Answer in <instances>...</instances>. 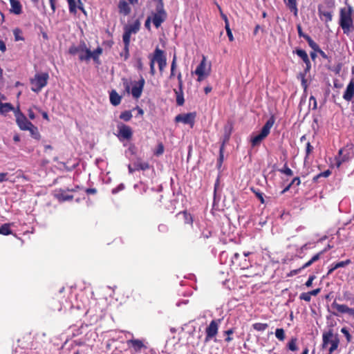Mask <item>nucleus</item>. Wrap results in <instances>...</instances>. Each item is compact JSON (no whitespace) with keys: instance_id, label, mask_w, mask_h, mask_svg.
Masks as SVG:
<instances>
[{"instance_id":"obj_34","label":"nucleus","mask_w":354,"mask_h":354,"mask_svg":"<svg viewBox=\"0 0 354 354\" xmlns=\"http://www.w3.org/2000/svg\"><path fill=\"white\" fill-rule=\"evenodd\" d=\"M13 35L15 37V41H24V39H25L24 37H23L22 30L19 28H16L13 30Z\"/></svg>"},{"instance_id":"obj_10","label":"nucleus","mask_w":354,"mask_h":354,"mask_svg":"<svg viewBox=\"0 0 354 354\" xmlns=\"http://www.w3.org/2000/svg\"><path fill=\"white\" fill-rule=\"evenodd\" d=\"M210 71V66L208 69L206 68V57L203 55L202 60L198 66L196 67L194 73L198 76L197 80L201 82L205 80L209 75Z\"/></svg>"},{"instance_id":"obj_37","label":"nucleus","mask_w":354,"mask_h":354,"mask_svg":"<svg viewBox=\"0 0 354 354\" xmlns=\"http://www.w3.org/2000/svg\"><path fill=\"white\" fill-rule=\"evenodd\" d=\"M330 174H331V171L330 169H327V170L324 171V172H321V173L318 174L317 175L315 176L313 178V181L315 183H317L319 178H322V177L327 178Z\"/></svg>"},{"instance_id":"obj_21","label":"nucleus","mask_w":354,"mask_h":354,"mask_svg":"<svg viewBox=\"0 0 354 354\" xmlns=\"http://www.w3.org/2000/svg\"><path fill=\"white\" fill-rule=\"evenodd\" d=\"M180 216L183 217L185 224L189 225L191 226L193 225V217L191 214L187 212V211H182L176 214V217L177 218Z\"/></svg>"},{"instance_id":"obj_5","label":"nucleus","mask_w":354,"mask_h":354,"mask_svg":"<svg viewBox=\"0 0 354 354\" xmlns=\"http://www.w3.org/2000/svg\"><path fill=\"white\" fill-rule=\"evenodd\" d=\"M353 145L351 147L348 145L345 147L340 149L338 151V156L335 157L336 165L339 167L340 165L346 162H348L353 157Z\"/></svg>"},{"instance_id":"obj_54","label":"nucleus","mask_w":354,"mask_h":354,"mask_svg":"<svg viewBox=\"0 0 354 354\" xmlns=\"http://www.w3.org/2000/svg\"><path fill=\"white\" fill-rule=\"evenodd\" d=\"M158 230L160 233H167L169 231V227L165 223H160L158 226Z\"/></svg>"},{"instance_id":"obj_40","label":"nucleus","mask_w":354,"mask_h":354,"mask_svg":"<svg viewBox=\"0 0 354 354\" xmlns=\"http://www.w3.org/2000/svg\"><path fill=\"white\" fill-rule=\"evenodd\" d=\"M275 336L279 340L283 341L286 337L284 330L283 328H277L275 330Z\"/></svg>"},{"instance_id":"obj_55","label":"nucleus","mask_w":354,"mask_h":354,"mask_svg":"<svg viewBox=\"0 0 354 354\" xmlns=\"http://www.w3.org/2000/svg\"><path fill=\"white\" fill-rule=\"evenodd\" d=\"M313 150V147L310 145L309 142L306 143V157L305 158H308L311 152Z\"/></svg>"},{"instance_id":"obj_44","label":"nucleus","mask_w":354,"mask_h":354,"mask_svg":"<svg viewBox=\"0 0 354 354\" xmlns=\"http://www.w3.org/2000/svg\"><path fill=\"white\" fill-rule=\"evenodd\" d=\"M351 263V261L350 259H346L345 261L335 263H334V265H335V268H336V269H338L340 268H344V267L349 265Z\"/></svg>"},{"instance_id":"obj_63","label":"nucleus","mask_w":354,"mask_h":354,"mask_svg":"<svg viewBox=\"0 0 354 354\" xmlns=\"http://www.w3.org/2000/svg\"><path fill=\"white\" fill-rule=\"evenodd\" d=\"M302 270L301 269V267L298 269H295L290 271V272L288 274V276L292 277L294 275H296L299 274Z\"/></svg>"},{"instance_id":"obj_16","label":"nucleus","mask_w":354,"mask_h":354,"mask_svg":"<svg viewBox=\"0 0 354 354\" xmlns=\"http://www.w3.org/2000/svg\"><path fill=\"white\" fill-rule=\"evenodd\" d=\"M127 344L129 348H132L136 353L140 352L145 346L143 342L138 339H132L127 342Z\"/></svg>"},{"instance_id":"obj_53","label":"nucleus","mask_w":354,"mask_h":354,"mask_svg":"<svg viewBox=\"0 0 354 354\" xmlns=\"http://www.w3.org/2000/svg\"><path fill=\"white\" fill-rule=\"evenodd\" d=\"M225 28L226 30V32H227V35L229 38V40L230 41H232L234 40V37H233V35H232V30L230 28V24L229 23H227V24H225Z\"/></svg>"},{"instance_id":"obj_50","label":"nucleus","mask_w":354,"mask_h":354,"mask_svg":"<svg viewBox=\"0 0 354 354\" xmlns=\"http://www.w3.org/2000/svg\"><path fill=\"white\" fill-rule=\"evenodd\" d=\"M311 295L309 292H302L299 295V299L301 300H304L306 302H310L311 301Z\"/></svg>"},{"instance_id":"obj_18","label":"nucleus","mask_w":354,"mask_h":354,"mask_svg":"<svg viewBox=\"0 0 354 354\" xmlns=\"http://www.w3.org/2000/svg\"><path fill=\"white\" fill-rule=\"evenodd\" d=\"M102 48L100 46L93 52L90 49L87 48L86 49V53H87L86 58H92L95 62L99 63V56L102 53Z\"/></svg>"},{"instance_id":"obj_61","label":"nucleus","mask_w":354,"mask_h":354,"mask_svg":"<svg viewBox=\"0 0 354 354\" xmlns=\"http://www.w3.org/2000/svg\"><path fill=\"white\" fill-rule=\"evenodd\" d=\"M177 79L178 81V88H183V82L181 73L178 74Z\"/></svg>"},{"instance_id":"obj_58","label":"nucleus","mask_w":354,"mask_h":354,"mask_svg":"<svg viewBox=\"0 0 354 354\" xmlns=\"http://www.w3.org/2000/svg\"><path fill=\"white\" fill-rule=\"evenodd\" d=\"M121 57H124V60H127L129 57V46H127L126 48V46H124V53H120Z\"/></svg>"},{"instance_id":"obj_51","label":"nucleus","mask_w":354,"mask_h":354,"mask_svg":"<svg viewBox=\"0 0 354 354\" xmlns=\"http://www.w3.org/2000/svg\"><path fill=\"white\" fill-rule=\"evenodd\" d=\"M341 332L344 335V336L346 337V341L348 342H351V339H352V336L350 334L348 330L347 329L346 327H343L342 329H341Z\"/></svg>"},{"instance_id":"obj_12","label":"nucleus","mask_w":354,"mask_h":354,"mask_svg":"<svg viewBox=\"0 0 354 354\" xmlns=\"http://www.w3.org/2000/svg\"><path fill=\"white\" fill-rule=\"evenodd\" d=\"M295 53L303 60V62L305 63V72L309 73L311 68V63L309 59L308 55L307 53L300 48H297L295 50Z\"/></svg>"},{"instance_id":"obj_29","label":"nucleus","mask_w":354,"mask_h":354,"mask_svg":"<svg viewBox=\"0 0 354 354\" xmlns=\"http://www.w3.org/2000/svg\"><path fill=\"white\" fill-rule=\"evenodd\" d=\"M287 348L291 351L295 352L298 351V346H297V337H292L290 341L288 342Z\"/></svg>"},{"instance_id":"obj_26","label":"nucleus","mask_w":354,"mask_h":354,"mask_svg":"<svg viewBox=\"0 0 354 354\" xmlns=\"http://www.w3.org/2000/svg\"><path fill=\"white\" fill-rule=\"evenodd\" d=\"M287 7L293 12L295 17L298 15V8L297 0H285Z\"/></svg>"},{"instance_id":"obj_7","label":"nucleus","mask_w":354,"mask_h":354,"mask_svg":"<svg viewBox=\"0 0 354 354\" xmlns=\"http://www.w3.org/2000/svg\"><path fill=\"white\" fill-rule=\"evenodd\" d=\"M156 12L153 13L152 22L156 28H158L167 19V12L164 9V5H157Z\"/></svg>"},{"instance_id":"obj_45","label":"nucleus","mask_w":354,"mask_h":354,"mask_svg":"<svg viewBox=\"0 0 354 354\" xmlns=\"http://www.w3.org/2000/svg\"><path fill=\"white\" fill-rule=\"evenodd\" d=\"M67 1L68 3L70 12L75 14L77 12L75 1V0H67Z\"/></svg>"},{"instance_id":"obj_39","label":"nucleus","mask_w":354,"mask_h":354,"mask_svg":"<svg viewBox=\"0 0 354 354\" xmlns=\"http://www.w3.org/2000/svg\"><path fill=\"white\" fill-rule=\"evenodd\" d=\"M131 35V33H129V32H127V30H124V34L122 35V39H123L124 46H126V48H127V46H129Z\"/></svg>"},{"instance_id":"obj_22","label":"nucleus","mask_w":354,"mask_h":354,"mask_svg":"<svg viewBox=\"0 0 354 354\" xmlns=\"http://www.w3.org/2000/svg\"><path fill=\"white\" fill-rule=\"evenodd\" d=\"M86 49H87L86 46L84 42H82V44L77 46L75 45L71 46L68 49V53L72 55H75L78 53H86Z\"/></svg>"},{"instance_id":"obj_11","label":"nucleus","mask_w":354,"mask_h":354,"mask_svg":"<svg viewBox=\"0 0 354 354\" xmlns=\"http://www.w3.org/2000/svg\"><path fill=\"white\" fill-rule=\"evenodd\" d=\"M15 116L16 118V122L19 128L22 131H26L32 123L30 122L26 115L18 108L14 111Z\"/></svg>"},{"instance_id":"obj_56","label":"nucleus","mask_w":354,"mask_h":354,"mask_svg":"<svg viewBox=\"0 0 354 354\" xmlns=\"http://www.w3.org/2000/svg\"><path fill=\"white\" fill-rule=\"evenodd\" d=\"M316 277L314 274L310 275L308 280L305 283V286L307 288H310L313 285V281L315 279Z\"/></svg>"},{"instance_id":"obj_9","label":"nucleus","mask_w":354,"mask_h":354,"mask_svg":"<svg viewBox=\"0 0 354 354\" xmlns=\"http://www.w3.org/2000/svg\"><path fill=\"white\" fill-rule=\"evenodd\" d=\"M118 134L117 136L120 140H129L132 138L133 131L132 129L122 122H119L117 125Z\"/></svg>"},{"instance_id":"obj_52","label":"nucleus","mask_w":354,"mask_h":354,"mask_svg":"<svg viewBox=\"0 0 354 354\" xmlns=\"http://www.w3.org/2000/svg\"><path fill=\"white\" fill-rule=\"evenodd\" d=\"M326 252H327V248H324L323 250L320 251L319 252L317 253L316 254H315L311 259V261H313V263L317 261L321 256L324 254Z\"/></svg>"},{"instance_id":"obj_23","label":"nucleus","mask_w":354,"mask_h":354,"mask_svg":"<svg viewBox=\"0 0 354 354\" xmlns=\"http://www.w3.org/2000/svg\"><path fill=\"white\" fill-rule=\"evenodd\" d=\"M55 196L59 201H62V202L67 201H71L73 198V195H69V194H66V190L62 189H59L57 191V194H55Z\"/></svg>"},{"instance_id":"obj_31","label":"nucleus","mask_w":354,"mask_h":354,"mask_svg":"<svg viewBox=\"0 0 354 354\" xmlns=\"http://www.w3.org/2000/svg\"><path fill=\"white\" fill-rule=\"evenodd\" d=\"M320 17L322 20H324L326 23L329 22L332 20V13L330 11H321L319 10Z\"/></svg>"},{"instance_id":"obj_17","label":"nucleus","mask_w":354,"mask_h":354,"mask_svg":"<svg viewBox=\"0 0 354 354\" xmlns=\"http://www.w3.org/2000/svg\"><path fill=\"white\" fill-rule=\"evenodd\" d=\"M151 59L154 62H156L158 64L166 61L167 58L165 52L158 47H156Z\"/></svg>"},{"instance_id":"obj_6","label":"nucleus","mask_w":354,"mask_h":354,"mask_svg":"<svg viewBox=\"0 0 354 354\" xmlns=\"http://www.w3.org/2000/svg\"><path fill=\"white\" fill-rule=\"evenodd\" d=\"M221 320L220 319H213L207 326L205 329V343L216 337V335L218 334L219 324L221 323ZM214 342H216V339H214Z\"/></svg>"},{"instance_id":"obj_14","label":"nucleus","mask_w":354,"mask_h":354,"mask_svg":"<svg viewBox=\"0 0 354 354\" xmlns=\"http://www.w3.org/2000/svg\"><path fill=\"white\" fill-rule=\"evenodd\" d=\"M339 339L337 336H334L332 330H328V332L324 333L322 335V348H326L328 346L332 345V341Z\"/></svg>"},{"instance_id":"obj_38","label":"nucleus","mask_w":354,"mask_h":354,"mask_svg":"<svg viewBox=\"0 0 354 354\" xmlns=\"http://www.w3.org/2000/svg\"><path fill=\"white\" fill-rule=\"evenodd\" d=\"M306 40L311 48H313L315 52L318 50L319 48V45L315 42L310 36L306 37Z\"/></svg>"},{"instance_id":"obj_19","label":"nucleus","mask_w":354,"mask_h":354,"mask_svg":"<svg viewBox=\"0 0 354 354\" xmlns=\"http://www.w3.org/2000/svg\"><path fill=\"white\" fill-rule=\"evenodd\" d=\"M10 3V12L15 15H20L22 12V6L18 0H9Z\"/></svg>"},{"instance_id":"obj_15","label":"nucleus","mask_w":354,"mask_h":354,"mask_svg":"<svg viewBox=\"0 0 354 354\" xmlns=\"http://www.w3.org/2000/svg\"><path fill=\"white\" fill-rule=\"evenodd\" d=\"M332 307L336 309L338 313H347L349 315L354 317V308H349L345 304H339L334 301L332 304Z\"/></svg>"},{"instance_id":"obj_60","label":"nucleus","mask_w":354,"mask_h":354,"mask_svg":"<svg viewBox=\"0 0 354 354\" xmlns=\"http://www.w3.org/2000/svg\"><path fill=\"white\" fill-rule=\"evenodd\" d=\"M154 64H155V62L152 59H151V61H150V73L151 74V75H154L156 73Z\"/></svg>"},{"instance_id":"obj_62","label":"nucleus","mask_w":354,"mask_h":354,"mask_svg":"<svg viewBox=\"0 0 354 354\" xmlns=\"http://www.w3.org/2000/svg\"><path fill=\"white\" fill-rule=\"evenodd\" d=\"M301 183L300 178L299 177H295L292 179L291 183H290L291 185L295 184L297 186H299Z\"/></svg>"},{"instance_id":"obj_2","label":"nucleus","mask_w":354,"mask_h":354,"mask_svg":"<svg viewBox=\"0 0 354 354\" xmlns=\"http://www.w3.org/2000/svg\"><path fill=\"white\" fill-rule=\"evenodd\" d=\"M122 81L125 91L128 93H131L133 97L135 99L140 97L145 84V80L142 77H140V79L138 81L131 82V84L132 85L131 88L130 87V84L127 79L124 78Z\"/></svg>"},{"instance_id":"obj_13","label":"nucleus","mask_w":354,"mask_h":354,"mask_svg":"<svg viewBox=\"0 0 354 354\" xmlns=\"http://www.w3.org/2000/svg\"><path fill=\"white\" fill-rule=\"evenodd\" d=\"M354 97V77H351L346 88L343 94V98L347 102H351Z\"/></svg>"},{"instance_id":"obj_35","label":"nucleus","mask_w":354,"mask_h":354,"mask_svg":"<svg viewBox=\"0 0 354 354\" xmlns=\"http://www.w3.org/2000/svg\"><path fill=\"white\" fill-rule=\"evenodd\" d=\"M252 328L257 331H264L268 328V324L266 323H254L252 324Z\"/></svg>"},{"instance_id":"obj_46","label":"nucleus","mask_w":354,"mask_h":354,"mask_svg":"<svg viewBox=\"0 0 354 354\" xmlns=\"http://www.w3.org/2000/svg\"><path fill=\"white\" fill-rule=\"evenodd\" d=\"M67 1L68 3L70 12L75 14L77 12L75 1V0H67Z\"/></svg>"},{"instance_id":"obj_59","label":"nucleus","mask_w":354,"mask_h":354,"mask_svg":"<svg viewBox=\"0 0 354 354\" xmlns=\"http://www.w3.org/2000/svg\"><path fill=\"white\" fill-rule=\"evenodd\" d=\"M163 152H164V146L162 143H160L158 145L157 150L155 151L154 154L156 156H160V155L162 154Z\"/></svg>"},{"instance_id":"obj_57","label":"nucleus","mask_w":354,"mask_h":354,"mask_svg":"<svg viewBox=\"0 0 354 354\" xmlns=\"http://www.w3.org/2000/svg\"><path fill=\"white\" fill-rule=\"evenodd\" d=\"M297 29L298 35H299V37H303V38H304L306 39V37H308L309 36V35H306V34L303 32L301 24H297Z\"/></svg>"},{"instance_id":"obj_25","label":"nucleus","mask_w":354,"mask_h":354,"mask_svg":"<svg viewBox=\"0 0 354 354\" xmlns=\"http://www.w3.org/2000/svg\"><path fill=\"white\" fill-rule=\"evenodd\" d=\"M174 91L176 94L177 105L183 106L185 103L183 88H174Z\"/></svg>"},{"instance_id":"obj_32","label":"nucleus","mask_w":354,"mask_h":354,"mask_svg":"<svg viewBox=\"0 0 354 354\" xmlns=\"http://www.w3.org/2000/svg\"><path fill=\"white\" fill-rule=\"evenodd\" d=\"M0 234L3 235H9L12 234V230H10V223H4L0 226Z\"/></svg>"},{"instance_id":"obj_20","label":"nucleus","mask_w":354,"mask_h":354,"mask_svg":"<svg viewBox=\"0 0 354 354\" xmlns=\"http://www.w3.org/2000/svg\"><path fill=\"white\" fill-rule=\"evenodd\" d=\"M109 100L111 104L116 106L121 103L122 96L120 95L115 90H111L109 93Z\"/></svg>"},{"instance_id":"obj_41","label":"nucleus","mask_w":354,"mask_h":354,"mask_svg":"<svg viewBox=\"0 0 354 354\" xmlns=\"http://www.w3.org/2000/svg\"><path fill=\"white\" fill-rule=\"evenodd\" d=\"M308 73L305 72V69L304 70L303 73H300L298 75V79L301 80V85L306 89L307 88V81L306 80V75Z\"/></svg>"},{"instance_id":"obj_24","label":"nucleus","mask_w":354,"mask_h":354,"mask_svg":"<svg viewBox=\"0 0 354 354\" xmlns=\"http://www.w3.org/2000/svg\"><path fill=\"white\" fill-rule=\"evenodd\" d=\"M118 9L120 13H122L124 15H128L131 12V8L125 0H122L119 2Z\"/></svg>"},{"instance_id":"obj_4","label":"nucleus","mask_w":354,"mask_h":354,"mask_svg":"<svg viewBox=\"0 0 354 354\" xmlns=\"http://www.w3.org/2000/svg\"><path fill=\"white\" fill-rule=\"evenodd\" d=\"M49 75L48 73H36L33 78L30 79L31 90L39 93L48 84Z\"/></svg>"},{"instance_id":"obj_47","label":"nucleus","mask_w":354,"mask_h":354,"mask_svg":"<svg viewBox=\"0 0 354 354\" xmlns=\"http://www.w3.org/2000/svg\"><path fill=\"white\" fill-rule=\"evenodd\" d=\"M234 333V328H230L225 331H224V334L227 335V337L225 339V341L227 343L232 341L233 338L231 337V335H232Z\"/></svg>"},{"instance_id":"obj_30","label":"nucleus","mask_w":354,"mask_h":354,"mask_svg":"<svg viewBox=\"0 0 354 354\" xmlns=\"http://www.w3.org/2000/svg\"><path fill=\"white\" fill-rule=\"evenodd\" d=\"M14 111V107L10 103H2L0 106V113L4 114Z\"/></svg>"},{"instance_id":"obj_28","label":"nucleus","mask_w":354,"mask_h":354,"mask_svg":"<svg viewBox=\"0 0 354 354\" xmlns=\"http://www.w3.org/2000/svg\"><path fill=\"white\" fill-rule=\"evenodd\" d=\"M26 131H29L30 136L36 140H39L41 138V135L38 131L37 127H35L33 124L28 127V129H26Z\"/></svg>"},{"instance_id":"obj_1","label":"nucleus","mask_w":354,"mask_h":354,"mask_svg":"<svg viewBox=\"0 0 354 354\" xmlns=\"http://www.w3.org/2000/svg\"><path fill=\"white\" fill-rule=\"evenodd\" d=\"M275 122V118L272 115H271L269 119L266 121L265 124L263 126L260 133L255 136L252 137L251 138V145L252 147H257L260 145L261 142L268 137V136L270 134V129L273 127L274 124Z\"/></svg>"},{"instance_id":"obj_43","label":"nucleus","mask_w":354,"mask_h":354,"mask_svg":"<svg viewBox=\"0 0 354 354\" xmlns=\"http://www.w3.org/2000/svg\"><path fill=\"white\" fill-rule=\"evenodd\" d=\"M281 173L286 174L288 176L293 175V171L288 167L287 163L283 165V167L279 170Z\"/></svg>"},{"instance_id":"obj_27","label":"nucleus","mask_w":354,"mask_h":354,"mask_svg":"<svg viewBox=\"0 0 354 354\" xmlns=\"http://www.w3.org/2000/svg\"><path fill=\"white\" fill-rule=\"evenodd\" d=\"M140 24L138 20L134 21L133 24L127 26L124 28V30L129 32V33H136L140 29Z\"/></svg>"},{"instance_id":"obj_8","label":"nucleus","mask_w":354,"mask_h":354,"mask_svg":"<svg viewBox=\"0 0 354 354\" xmlns=\"http://www.w3.org/2000/svg\"><path fill=\"white\" fill-rule=\"evenodd\" d=\"M196 118V112H190L187 113L178 114L175 117V122H182L185 124H188L191 128H193L195 124V120Z\"/></svg>"},{"instance_id":"obj_3","label":"nucleus","mask_w":354,"mask_h":354,"mask_svg":"<svg viewBox=\"0 0 354 354\" xmlns=\"http://www.w3.org/2000/svg\"><path fill=\"white\" fill-rule=\"evenodd\" d=\"M352 8H342L340 9L339 25L342 28L344 33H348L353 26Z\"/></svg>"},{"instance_id":"obj_36","label":"nucleus","mask_w":354,"mask_h":354,"mask_svg":"<svg viewBox=\"0 0 354 354\" xmlns=\"http://www.w3.org/2000/svg\"><path fill=\"white\" fill-rule=\"evenodd\" d=\"M133 115L131 111H124L122 112L119 116L120 119L125 122L130 121Z\"/></svg>"},{"instance_id":"obj_42","label":"nucleus","mask_w":354,"mask_h":354,"mask_svg":"<svg viewBox=\"0 0 354 354\" xmlns=\"http://www.w3.org/2000/svg\"><path fill=\"white\" fill-rule=\"evenodd\" d=\"M339 344V339H335L333 340L332 341V345H330L329 348H328V353H331L332 354L333 353V351L337 350V348H338Z\"/></svg>"},{"instance_id":"obj_48","label":"nucleus","mask_w":354,"mask_h":354,"mask_svg":"<svg viewBox=\"0 0 354 354\" xmlns=\"http://www.w3.org/2000/svg\"><path fill=\"white\" fill-rule=\"evenodd\" d=\"M251 190L255 194V196L259 199L261 203L263 204L265 203V201L263 198V193L261 192L259 190H256L254 188H251Z\"/></svg>"},{"instance_id":"obj_33","label":"nucleus","mask_w":354,"mask_h":354,"mask_svg":"<svg viewBox=\"0 0 354 354\" xmlns=\"http://www.w3.org/2000/svg\"><path fill=\"white\" fill-rule=\"evenodd\" d=\"M133 165L135 167V169H136V170L145 171V170H147V169H148L149 168V165L147 162L138 161L137 162H135L133 164Z\"/></svg>"},{"instance_id":"obj_64","label":"nucleus","mask_w":354,"mask_h":354,"mask_svg":"<svg viewBox=\"0 0 354 354\" xmlns=\"http://www.w3.org/2000/svg\"><path fill=\"white\" fill-rule=\"evenodd\" d=\"M85 192L87 194H95L97 193V189L95 188H87L85 189Z\"/></svg>"},{"instance_id":"obj_49","label":"nucleus","mask_w":354,"mask_h":354,"mask_svg":"<svg viewBox=\"0 0 354 354\" xmlns=\"http://www.w3.org/2000/svg\"><path fill=\"white\" fill-rule=\"evenodd\" d=\"M224 142L221 145L219 149V157L218 158V165L221 166L223 161Z\"/></svg>"}]
</instances>
